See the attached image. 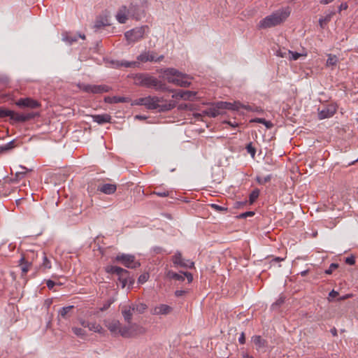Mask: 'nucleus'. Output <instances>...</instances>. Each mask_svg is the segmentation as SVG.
Instances as JSON below:
<instances>
[{
    "label": "nucleus",
    "instance_id": "nucleus-1",
    "mask_svg": "<svg viewBox=\"0 0 358 358\" xmlns=\"http://www.w3.org/2000/svg\"><path fill=\"white\" fill-rule=\"evenodd\" d=\"M136 104L145 106L150 110H157L158 112H166L176 107L174 101H166L162 97L155 96L138 99L136 100Z\"/></svg>",
    "mask_w": 358,
    "mask_h": 358
},
{
    "label": "nucleus",
    "instance_id": "nucleus-2",
    "mask_svg": "<svg viewBox=\"0 0 358 358\" xmlns=\"http://www.w3.org/2000/svg\"><path fill=\"white\" fill-rule=\"evenodd\" d=\"M290 15L289 8L279 9L262 19L258 24L259 29H268L284 22Z\"/></svg>",
    "mask_w": 358,
    "mask_h": 358
},
{
    "label": "nucleus",
    "instance_id": "nucleus-3",
    "mask_svg": "<svg viewBox=\"0 0 358 358\" xmlns=\"http://www.w3.org/2000/svg\"><path fill=\"white\" fill-rule=\"evenodd\" d=\"M134 83L137 85L154 88L156 90L164 91L166 89V85L159 81L157 78L147 74L140 73L134 77Z\"/></svg>",
    "mask_w": 358,
    "mask_h": 358
},
{
    "label": "nucleus",
    "instance_id": "nucleus-4",
    "mask_svg": "<svg viewBox=\"0 0 358 358\" xmlns=\"http://www.w3.org/2000/svg\"><path fill=\"white\" fill-rule=\"evenodd\" d=\"M244 108L247 110H250V106H243L239 102L231 103L229 102L219 101L213 105L212 107L208 108L205 110V113L212 117H215L222 113L221 110H238L240 107Z\"/></svg>",
    "mask_w": 358,
    "mask_h": 358
},
{
    "label": "nucleus",
    "instance_id": "nucleus-5",
    "mask_svg": "<svg viewBox=\"0 0 358 358\" xmlns=\"http://www.w3.org/2000/svg\"><path fill=\"white\" fill-rule=\"evenodd\" d=\"M34 113H18L13 110L6 109L0 107V118L10 117V119L14 120L17 122H25L33 119L36 116Z\"/></svg>",
    "mask_w": 358,
    "mask_h": 358
},
{
    "label": "nucleus",
    "instance_id": "nucleus-6",
    "mask_svg": "<svg viewBox=\"0 0 358 358\" xmlns=\"http://www.w3.org/2000/svg\"><path fill=\"white\" fill-rule=\"evenodd\" d=\"M106 271L109 273H115L119 276V281L122 288L125 287L128 280L131 283L134 282V280H131L129 278V273L126 269L117 266H108L106 268Z\"/></svg>",
    "mask_w": 358,
    "mask_h": 358
},
{
    "label": "nucleus",
    "instance_id": "nucleus-7",
    "mask_svg": "<svg viewBox=\"0 0 358 358\" xmlns=\"http://www.w3.org/2000/svg\"><path fill=\"white\" fill-rule=\"evenodd\" d=\"M149 27L148 26H142L136 27L131 30L127 31L124 34L126 39L129 43H135L140 39L143 38L145 31H148Z\"/></svg>",
    "mask_w": 358,
    "mask_h": 358
},
{
    "label": "nucleus",
    "instance_id": "nucleus-8",
    "mask_svg": "<svg viewBox=\"0 0 358 358\" xmlns=\"http://www.w3.org/2000/svg\"><path fill=\"white\" fill-rule=\"evenodd\" d=\"M80 90L92 94H102L110 91V87L106 85H86L83 83L78 84Z\"/></svg>",
    "mask_w": 358,
    "mask_h": 358
},
{
    "label": "nucleus",
    "instance_id": "nucleus-9",
    "mask_svg": "<svg viewBox=\"0 0 358 358\" xmlns=\"http://www.w3.org/2000/svg\"><path fill=\"white\" fill-rule=\"evenodd\" d=\"M115 261L121 263L129 268H135L140 266V263L136 261L135 257L132 255L120 254L116 256Z\"/></svg>",
    "mask_w": 358,
    "mask_h": 358
},
{
    "label": "nucleus",
    "instance_id": "nucleus-10",
    "mask_svg": "<svg viewBox=\"0 0 358 358\" xmlns=\"http://www.w3.org/2000/svg\"><path fill=\"white\" fill-rule=\"evenodd\" d=\"M318 118L323 120L332 117L336 112V107L333 104L327 105L322 108H318Z\"/></svg>",
    "mask_w": 358,
    "mask_h": 358
},
{
    "label": "nucleus",
    "instance_id": "nucleus-11",
    "mask_svg": "<svg viewBox=\"0 0 358 358\" xmlns=\"http://www.w3.org/2000/svg\"><path fill=\"white\" fill-rule=\"evenodd\" d=\"M173 311V308L166 304H158L150 310V313L153 315H167Z\"/></svg>",
    "mask_w": 358,
    "mask_h": 358
},
{
    "label": "nucleus",
    "instance_id": "nucleus-12",
    "mask_svg": "<svg viewBox=\"0 0 358 358\" xmlns=\"http://www.w3.org/2000/svg\"><path fill=\"white\" fill-rule=\"evenodd\" d=\"M138 60L141 62H161L164 59V55H160L157 57L156 54L154 52H143L137 57Z\"/></svg>",
    "mask_w": 358,
    "mask_h": 358
},
{
    "label": "nucleus",
    "instance_id": "nucleus-13",
    "mask_svg": "<svg viewBox=\"0 0 358 358\" xmlns=\"http://www.w3.org/2000/svg\"><path fill=\"white\" fill-rule=\"evenodd\" d=\"M173 263L176 265L180 266L184 268H192L194 263L189 260H185L182 257V255L180 252H177L173 256Z\"/></svg>",
    "mask_w": 358,
    "mask_h": 358
},
{
    "label": "nucleus",
    "instance_id": "nucleus-14",
    "mask_svg": "<svg viewBox=\"0 0 358 358\" xmlns=\"http://www.w3.org/2000/svg\"><path fill=\"white\" fill-rule=\"evenodd\" d=\"M17 106L20 108H36L40 106L39 103L31 98L20 99L17 103Z\"/></svg>",
    "mask_w": 358,
    "mask_h": 358
},
{
    "label": "nucleus",
    "instance_id": "nucleus-15",
    "mask_svg": "<svg viewBox=\"0 0 358 358\" xmlns=\"http://www.w3.org/2000/svg\"><path fill=\"white\" fill-rule=\"evenodd\" d=\"M178 76H180V71L173 68L167 69L164 71V76L169 83L174 84Z\"/></svg>",
    "mask_w": 358,
    "mask_h": 358
},
{
    "label": "nucleus",
    "instance_id": "nucleus-16",
    "mask_svg": "<svg viewBox=\"0 0 358 358\" xmlns=\"http://www.w3.org/2000/svg\"><path fill=\"white\" fill-rule=\"evenodd\" d=\"M116 189L117 185L115 184L103 183L99 184L97 187L98 191L106 194H112L115 192Z\"/></svg>",
    "mask_w": 358,
    "mask_h": 358
},
{
    "label": "nucleus",
    "instance_id": "nucleus-17",
    "mask_svg": "<svg viewBox=\"0 0 358 358\" xmlns=\"http://www.w3.org/2000/svg\"><path fill=\"white\" fill-rule=\"evenodd\" d=\"M128 14L136 20H140L143 15V10H142L137 5L131 3L128 9Z\"/></svg>",
    "mask_w": 358,
    "mask_h": 358
},
{
    "label": "nucleus",
    "instance_id": "nucleus-18",
    "mask_svg": "<svg viewBox=\"0 0 358 358\" xmlns=\"http://www.w3.org/2000/svg\"><path fill=\"white\" fill-rule=\"evenodd\" d=\"M105 326L109 329V331L113 334H117L120 323L118 320H106L104 322Z\"/></svg>",
    "mask_w": 358,
    "mask_h": 358
},
{
    "label": "nucleus",
    "instance_id": "nucleus-19",
    "mask_svg": "<svg viewBox=\"0 0 358 358\" xmlns=\"http://www.w3.org/2000/svg\"><path fill=\"white\" fill-rule=\"evenodd\" d=\"M128 15H129L128 14V9L125 6H122L116 14V19L120 23L124 24L126 22Z\"/></svg>",
    "mask_w": 358,
    "mask_h": 358
},
{
    "label": "nucleus",
    "instance_id": "nucleus-20",
    "mask_svg": "<svg viewBox=\"0 0 358 358\" xmlns=\"http://www.w3.org/2000/svg\"><path fill=\"white\" fill-rule=\"evenodd\" d=\"M190 83H191L189 81V77L180 72V76H177V79L176 80L174 85L187 87L190 85Z\"/></svg>",
    "mask_w": 358,
    "mask_h": 358
},
{
    "label": "nucleus",
    "instance_id": "nucleus-21",
    "mask_svg": "<svg viewBox=\"0 0 358 358\" xmlns=\"http://www.w3.org/2000/svg\"><path fill=\"white\" fill-rule=\"evenodd\" d=\"M195 92L192 91H180L177 94L173 95V98L180 97L184 100H192L196 96Z\"/></svg>",
    "mask_w": 358,
    "mask_h": 358
},
{
    "label": "nucleus",
    "instance_id": "nucleus-22",
    "mask_svg": "<svg viewBox=\"0 0 358 358\" xmlns=\"http://www.w3.org/2000/svg\"><path fill=\"white\" fill-rule=\"evenodd\" d=\"M78 37L81 38L82 39L85 38V36L81 34L77 36L75 34H71V33L68 32H66L63 34V40L70 45L73 44L74 42H76L78 41Z\"/></svg>",
    "mask_w": 358,
    "mask_h": 358
},
{
    "label": "nucleus",
    "instance_id": "nucleus-23",
    "mask_svg": "<svg viewBox=\"0 0 358 358\" xmlns=\"http://www.w3.org/2000/svg\"><path fill=\"white\" fill-rule=\"evenodd\" d=\"M104 101L108 103H127L130 101L128 97L124 96H106L104 98Z\"/></svg>",
    "mask_w": 358,
    "mask_h": 358
},
{
    "label": "nucleus",
    "instance_id": "nucleus-24",
    "mask_svg": "<svg viewBox=\"0 0 358 358\" xmlns=\"http://www.w3.org/2000/svg\"><path fill=\"white\" fill-rule=\"evenodd\" d=\"M134 311L131 306H124L122 310V314L124 317V320L130 324L131 322L133 313Z\"/></svg>",
    "mask_w": 358,
    "mask_h": 358
},
{
    "label": "nucleus",
    "instance_id": "nucleus-25",
    "mask_svg": "<svg viewBox=\"0 0 358 358\" xmlns=\"http://www.w3.org/2000/svg\"><path fill=\"white\" fill-rule=\"evenodd\" d=\"M74 308L73 306H69L66 307L62 308L59 310V317H62L63 319L67 320L71 316V310Z\"/></svg>",
    "mask_w": 358,
    "mask_h": 358
},
{
    "label": "nucleus",
    "instance_id": "nucleus-26",
    "mask_svg": "<svg viewBox=\"0 0 358 358\" xmlns=\"http://www.w3.org/2000/svg\"><path fill=\"white\" fill-rule=\"evenodd\" d=\"M94 122H97L99 124H103L106 122H110L111 117L108 114L95 115L92 116Z\"/></svg>",
    "mask_w": 358,
    "mask_h": 358
},
{
    "label": "nucleus",
    "instance_id": "nucleus-27",
    "mask_svg": "<svg viewBox=\"0 0 358 358\" xmlns=\"http://www.w3.org/2000/svg\"><path fill=\"white\" fill-rule=\"evenodd\" d=\"M252 341L256 345L257 350L265 347L266 345V341L263 339L260 336H252Z\"/></svg>",
    "mask_w": 358,
    "mask_h": 358
},
{
    "label": "nucleus",
    "instance_id": "nucleus-28",
    "mask_svg": "<svg viewBox=\"0 0 358 358\" xmlns=\"http://www.w3.org/2000/svg\"><path fill=\"white\" fill-rule=\"evenodd\" d=\"M134 311H136L140 314L143 313L147 309L148 306L143 303H133L131 305Z\"/></svg>",
    "mask_w": 358,
    "mask_h": 358
},
{
    "label": "nucleus",
    "instance_id": "nucleus-29",
    "mask_svg": "<svg viewBox=\"0 0 358 358\" xmlns=\"http://www.w3.org/2000/svg\"><path fill=\"white\" fill-rule=\"evenodd\" d=\"M20 262V266H21L22 270V274L26 275L28 271L29 270L31 264L25 261L24 257H22Z\"/></svg>",
    "mask_w": 358,
    "mask_h": 358
},
{
    "label": "nucleus",
    "instance_id": "nucleus-30",
    "mask_svg": "<svg viewBox=\"0 0 358 358\" xmlns=\"http://www.w3.org/2000/svg\"><path fill=\"white\" fill-rule=\"evenodd\" d=\"M87 328L90 331H92L94 332H97L99 334H103L104 332L102 327L96 322H90Z\"/></svg>",
    "mask_w": 358,
    "mask_h": 358
},
{
    "label": "nucleus",
    "instance_id": "nucleus-31",
    "mask_svg": "<svg viewBox=\"0 0 358 358\" xmlns=\"http://www.w3.org/2000/svg\"><path fill=\"white\" fill-rule=\"evenodd\" d=\"M15 147V141H11L9 143L0 146V154L6 152L11 150Z\"/></svg>",
    "mask_w": 358,
    "mask_h": 358
},
{
    "label": "nucleus",
    "instance_id": "nucleus-32",
    "mask_svg": "<svg viewBox=\"0 0 358 358\" xmlns=\"http://www.w3.org/2000/svg\"><path fill=\"white\" fill-rule=\"evenodd\" d=\"M287 54L289 55V57L292 60H297L301 55L300 53L292 52L291 50H288L287 52H285L284 53H279L278 55H280L282 57H286Z\"/></svg>",
    "mask_w": 358,
    "mask_h": 358
},
{
    "label": "nucleus",
    "instance_id": "nucleus-33",
    "mask_svg": "<svg viewBox=\"0 0 358 358\" xmlns=\"http://www.w3.org/2000/svg\"><path fill=\"white\" fill-rule=\"evenodd\" d=\"M338 62V58L336 55L329 54L327 60V66H334Z\"/></svg>",
    "mask_w": 358,
    "mask_h": 358
},
{
    "label": "nucleus",
    "instance_id": "nucleus-34",
    "mask_svg": "<svg viewBox=\"0 0 358 358\" xmlns=\"http://www.w3.org/2000/svg\"><path fill=\"white\" fill-rule=\"evenodd\" d=\"M72 331L74 334L80 338H85L87 336L86 331L80 327H72Z\"/></svg>",
    "mask_w": 358,
    "mask_h": 358
},
{
    "label": "nucleus",
    "instance_id": "nucleus-35",
    "mask_svg": "<svg viewBox=\"0 0 358 358\" xmlns=\"http://www.w3.org/2000/svg\"><path fill=\"white\" fill-rule=\"evenodd\" d=\"M117 334H120L122 336L125 338H129L131 336L129 328L127 327H121L120 326Z\"/></svg>",
    "mask_w": 358,
    "mask_h": 358
},
{
    "label": "nucleus",
    "instance_id": "nucleus-36",
    "mask_svg": "<svg viewBox=\"0 0 358 358\" xmlns=\"http://www.w3.org/2000/svg\"><path fill=\"white\" fill-rule=\"evenodd\" d=\"M271 180V175H268L266 177H260L257 176L256 178L257 182L259 185H265L266 182H268Z\"/></svg>",
    "mask_w": 358,
    "mask_h": 358
},
{
    "label": "nucleus",
    "instance_id": "nucleus-37",
    "mask_svg": "<svg viewBox=\"0 0 358 358\" xmlns=\"http://www.w3.org/2000/svg\"><path fill=\"white\" fill-rule=\"evenodd\" d=\"M259 195V190L258 189L253 190L250 194V203H252L258 198Z\"/></svg>",
    "mask_w": 358,
    "mask_h": 358
},
{
    "label": "nucleus",
    "instance_id": "nucleus-38",
    "mask_svg": "<svg viewBox=\"0 0 358 358\" xmlns=\"http://www.w3.org/2000/svg\"><path fill=\"white\" fill-rule=\"evenodd\" d=\"M331 17V14H329L324 17V18H320L319 20V23L321 27H324L325 24H327L330 20Z\"/></svg>",
    "mask_w": 358,
    "mask_h": 358
},
{
    "label": "nucleus",
    "instance_id": "nucleus-39",
    "mask_svg": "<svg viewBox=\"0 0 358 358\" xmlns=\"http://www.w3.org/2000/svg\"><path fill=\"white\" fill-rule=\"evenodd\" d=\"M245 148L248 152L250 153L252 157H254L256 153V149L255 148V147H253L252 143H250L249 144H248Z\"/></svg>",
    "mask_w": 358,
    "mask_h": 358
},
{
    "label": "nucleus",
    "instance_id": "nucleus-40",
    "mask_svg": "<svg viewBox=\"0 0 358 358\" xmlns=\"http://www.w3.org/2000/svg\"><path fill=\"white\" fill-rule=\"evenodd\" d=\"M171 192L168 191V190H164V191H154L152 192L153 194H156L159 196H161V197H166V196H169V194H170Z\"/></svg>",
    "mask_w": 358,
    "mask_h": 358
},
{
    "label": "nucleus",
    "instance_id": "nucleus-41",
    "mask_svg": "<svg viewBox=\"0 0 358 358\" xmlns=\"http://www.w3.org/2000/svg\"><path fill=\"white\" fill-rule=\"evenodd\" d=\"M41 266L43 268H44L45 269H46V268L49 269L51 268V263L45 255H44V257H43V262Z\"/></svg>",
    "mask_w": 358,
    "mask_h": 358
},
{
    "label": "nucleus",
    "instance_id": "nucleus-42",
    "mask_svg": "<svg viewBox=\"0 0 358 358\" xmlns=\"http://www.w3.org/2000/svg\"><path fill=\"white\" fill-rule=\"evenodd\" d=\"M338 267V264L332 263V264H330L329 268L325 271V273L328 274V275H330Z\"/></svg>",
    "mask_w": 358,
    "mask_h": 358
},
{
    "label": "nucleus",
    "instance_id": "nucleus-43",
    "mask_svg": "<svg viewBox=\"0 0 358 358\" xmlns=\"http://www.w3.org/2000/svg\"><path fill=\"white\" fill-rule=\"evenodd\" d=\"M148 278L149 275L148 273H143L138 277V281L139 283L143 284L148 280Z\"/></svg>",
    "mask_w": 358,
    "mask_h": 358
},
{
    "label": "nucleus",
    "instance_id": "nucleus-44",
    "mask_svg": "<svg viewBox=\"0 0 358 358\" xmlns=\"http://www.w3.org/2000/svg\"><path fill=\"white\" fill-rule=\"evenodd\" d=\"M136 64V62H122L121 64H118L119 66H122L124 67H133Z\"/></svg>",
    "mask_w": 358,
    "mask_h": 358
},
{
    "label": "nucleus",
    "instance_id": "nucleus-45",
    "mask_svg": "<svg viewBox=\"0 0 358 358\" xmlns=\"http://www.w3.org/2000/svg\"><path fill=\"white\" fill-rule=\"evenodd\" d=\"M345 262L349 265H354L355 264V258L353 256L348 257L345 259Z\"/></svg>",
    "mask_w": 358,
    "mask_h": 358
},
{
    "label": "nucleus",
    "instance_id": "nucleus-46",
    "mask_svg": "<svg viewBox=\"0 0 358 358\" xmlns=\"http://www.w3.org/2000/svg\"><path fill=\"white\" fill-rule=\"evenodd\" d=\"M211 207L217 211H226L227 208L218 206L217 204H211Z\"/></svg>",
    "mask_w": 358,
    "mask_h": 358
},
{
    "label": "nucleus",
    "instance_id": "nucleus-47",
    "mask_svg": "<svg viewBox=\"0 0 358 358\" xmlns=\"http://www.w3.org/2000/svg\"><path fill=\"white\" fill-rule=\"evenodd\" d=\"M338 295V292L333 289V290H331V291L329 292V294L328 300H329V301H331V298H332V299H333V298H335V297H336Z\"/></svg>",
    "mask_w": 358,
    "mask_h": 358
},
{
    "label": "nucleus",
    "instance_id": "nucleus-48",
    "mask_svg": "<svg viewBox=\"0 0 358 358\" xmlns=\"http://www.w3.org/2000/svg\"><path fill=\"white\" fill-rule=\"evenodd\" d=\"M113 300L108 301L106 303H105L103 306V307H101L100 308L101 311H104V310H107L110 307V306L113 303Z\"/></svg>",
    "mask_w": 358,
    "mask_h": 358
},
{
    "label": "nucleus",
    "instance_id": "nucleus-49",
    "mask_svg": "<svg viewBox=\"0 0 358 358\" xmlns=\"http://www.w3.org/2000/svg\"><path fill=\"white\" fill-rule=\"evenodd\" d=\"M186 293H187V290H176L175 292V295L177 297H180L184 296Z\"/></svg>",
    "mask_w": 358,
    "mask_h": 358
},
{
    "label": "nucleus",
    "instance_id": "nucleus-50",
    "mask_svg": "<svg viewBox=\"0 0 358 358\" xmlns=\"http://www.w3.org/2000/svg\"><path fill=\"white\" fill-rule=\"evenodd\" d=\"M185 278H187V281L189 283H190L193 280V276L192 273L189 272H184Z\"/></svg>",
    "mask_w": 358,
    "mask_h": 358
},
{
    "label": "nucleus",
    "instance_id": "nucleus-51",
    "mask_svg": "<svg viewBox=\"0 0 358 358\" xmlns=\"http://www.w3.org/2000/svg\"><path fill=\"white\" fill-rule=\"evenodd\" d=\"M284 303V299L282 297H280V299H278L275 303H274L273 305H272V307L273 308H274V307L275 306H280L281 304H282Z\"/></svg>",
    "mask_w": 358,
    "mask_h": 358
},
{
    "label": "nucleus",
    "instance_id": "nucleus-52",
    "mask_svg": "<svg viewBox=\"0 0 358 358\" xmlns=\"http://www.w3.org/2000/svg\"><path fill=\"white\" fill-rule=\"evenodd\" d=\"M106 23H104L103 22H102V21H99V20H97V21L96 22L95 24H94V27H95L96 29H99V28H101V27H103V26H106Z\"/></svg>",
    "mask_w": 358,
    "mask_h": 358
},
{
    "label": "nucleus",
    "instance_id": "nucleus-53",
    "mask_svg": "<svg viewBox=\"0 0 358 358\" xmlns=\"http://www.w3.org/2000/svg\"><path fill=\"white\" fill-rule=\"evenodd\" d=\"M46 285H47V287H48V289H52L54 287V286L55 285V283L54 281H52L51 280H48L46 282Z\"/></svg>",
    "mask_w": 358,
    "mask_h": 358
},
{
    "label": "nucleus",
    "instance_id": "nucleus-54",
    "mask_svg": "<svg viewBox=\"0 0 358 358\" xmlns=\"http://www.w3.org/2000/svg\"><path fill=\"white\" fill-rule=\"evenodd\" d=\"M25 174H26V171H24V172H17L15 173V177H16L17 180H20L22 178H24Z\"/></svg>",
    "mask_w": 358,
    "mask_h": 358
},
{
    "label": "nucleus",
    "instance_id": "nucleus-55",
    "mask_svg": "<svg viewBox=\"0 0 358 358\" xmlns=\"http://www.w3.org/2000/svg\"><path fill=\"white\" fill-rule=\"evenodd\" d=\"M175 280H180V281H183L185 280V275H184V273H182V274H179V273H177L176 274V276L174 278Z\"/></svg>",
    "mask_w": 358,
    "mask_h": 358
},
{
    "label": "nucleus",
    "instance_id": "nucleus-56",
    "mask_svg": "<svg viewBox=\"0 0 358 358\" xmlns=\"http://www.w3.org/2000/svg\"><path fill=\"white\" fill-rule=\"evenodd\" d=\"M238 341L241 344H244L245 343V334L243 332L241 333V336L239 337Z\"/></svg>",
    "mask_w": 358,
    "mask_h": 358
},
{
    "label": "nucleus",
    "instance_id": "nucleus-57",
    "mask_svg": "<svg viewBox=\"0 0 358 358\" xmlns=\"http://www.w3.org/2000/svg\"><path fill=\"white\" fill-rule=\"evenodd\" d=\"M79 322H80V324L83 327H88V325H89L90 322L86 321V320H83V319L79 320Z\"/></svg>",
    "mask_w": 358,
    "mask_h": 358
},
{
    "label": "nucleus",
    "instance_id": "nucleus-58",
    "mask_svg": "<svg viewBox=\"0 0 358 358\" xmlns=\"http://www.w3.org/2000/svg\"><path fill=\"white\" fill-rule=\"evenodd\" d=\"M254 212L252 211H248L241 215V217H246L248 216H252L254 215Z\"/></svg>",
    "mask_w": 358,
    "mask_h": 358
},
{
    "label": "nucleus",
    "instance_id": "nucleus-59",
    "mask_svg": "<svg viewBox=\"0 0 358 358\" xmlns=\"http://www.w3.org/2000/svg\"><path fill=\"white\" fill-rule=\"evenodd\" d=\"M348 7V6L347 3H342L338 8L339 12H341L343 10H346Z\"/></svg>",
    "mask_w": 358,
    "mask_h": 358
},
{
    "label": "nucleus",
    "instance_id": "nucleus-60",
    "mask_svg": "<svg viewBox=\"0 0 358 358\" xmlns=\"http://www.w3.org/2000/svg\"><path fill=\"white\" fill-rule=\"evenodd\" d=\"M267 129H271L273 127V124L271 122L266 120L264 124Z\"/></svg>",
    "mask_w": 358,
    "mask_h": 358
},
{
    "label": "nucleus",
    "instance_id": "nucleus-61",
    "mask_svg": "<svg viewBox=\"0 0 358 358\" xmlns=\"http://www.w3.org/2000/svg\"><path fill=\"white\" fill-rule=\"evenodd\" d=\"M177 273H175L173 271H169L167 273V276L170 278L174 279L176 276Z\"/></svg>",
    "mask_w": 358,
    "mask_h": 358
},
{
    "label": "nucleus",
    "instance_id": "nucleus-62",
    "mask_svg": "<svg viewBox=\"0 0 358 358\" xmlns=\"http://www.w3.org/2000/svg\"><path fill=\"white\" fill-rule=\"evenodd\" d=\"M265 121H266V120L264 118H255L252 120V122H258V123H261V124H264V122Z\"/></svg>",
    "mask_w": 358,
    "mask_h": 358
},
{
    "label": "nucleus",
    "instance_id": "nucleus-63",
    "mask_svg": "<svg viewBox=\"0 0 358 358\" xmlns=\"http://www.w3.org/2000/svg\"><path fill=\"white\" fill-rule=\"evenodd\" d=\"M334 0H322L320 1V3L322 4H328L329 3H331L332 1H334Z\"/></svg>",
    "mask_w": 358,
    "mask_h": 358
},
{
    "label": "nucleus",
    "instance_id": "nucleus-64",
    "mask_svg": "<svg viewBox=\"0 0 358 358\" xmlns=\"http://www.w3.org/2000/svg\"><path fill=\"white\" fill-rule=\"evenodd\" d=\"M331 333L332 334L333 336H337V330L336 328H333L331 329Z\"/></svg>",
    "mask_w": 358,
    "mask_h": 358
}]
</instances>
